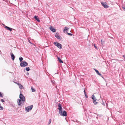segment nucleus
<instances>
[{
    "label": "nucleus",
    "instance_id": "1",
    "mask_svg": "<svg viewBox=\"0 0 125 125\" xmlns=\"http://www.w3.org/2000/svg\"><path fill=\"white\" fill-rule=\"evenodd\" d=\"M20 66L22 67H24L28 65V63L25 61H22L20 63Z\"/></svg>",
    "mask_w": 125,
    "mask_h": 125
},
{
    "label": "nucleus",
    "instance_id": "2",
    "mask_svg": "<svg viewBox=\"0 0 125 125\" xmlns=\"http://www.w3.org/2000/svg\"><path fill=\"white\" fill-rule=\"evenodd\" d=\"M59 49H61L62 47V45L60 43H58L57 42H54L53 43Z\"/></svg>",
    "mask_w": 125,
    "mask_h": 125
},
{
    "label": "nucleus",
    "instance_id": "3",
    "mask_svg": "<svg viewBox=\"0 0 125 125\" xmlns=\"http://www.w3.org/2000/svg\"><path fill=\"white\" fill-rule=\"evenodd\" d=\"M19 97L20 99L22 100L23 103H24L25 101V98L23 95L21 94H20V95Z\"/></svg>",
    "mask_w": 125,
    "mask_h": 125
},
{
    "label": "nucleus",
    "instance_id": "4",
    "mask_svg": "<svg viewBox=\"0 0 125 125\" xmlns=\"http://www.w3.org/2000/svg\"><path fill=\"white\" fill-rule=\"evenodd\" d=\"M33 106L32 105H31L30 106H29L25 108V109L26 111L28 112L31 110Z\"/></svg>",
    "mask_w": 125,
    "mask_h": 125
},
{
    "label": "nucleus",
    "instance_id": "5",
    "mask_svg": "<svg viewBox=\"0 0 125 125\" xmlns=\"http://www.w3.org/2000/svg\"><path fill=\"white\" fill-rule=\"evenodd\" d=\"M58 109L59 110V113H61L62 112V108L61 104L59 103L58 105Z\"/></svg>",
    "mask_w": 125,
    "mask_h": 125
},
{
    "label": "nucleus",
    "instance_id": "6",
    "mask_svg": "<svg viewBox=\"0 0 125 125\" xmlns=\"http://www.w3.org/2000/svg\"><path fill=\"white\" fill-rule=\"evenodd\" d=\"M101 4L104 7V8H107L109 7V6L107 5L106 3H104V2H101Z\"/></svg>",
    "mask_w": 125,
    "mask_h": 125
},
{
    "label": "nucleus",
    "instance_id": "7",
    "mask_svg": "<svg viewBox=\"0 0 125 125\" xmlns=\"http://www.w3.org/2000/svg\"><path fill=\"white\" fill-rule=\"evenodd\" d=\"M61 113H59V114L64 116H66L67 115V113L65 111H64L62 113V112Z\"/></svg>",
    "mask_w": 125,
    "mask_h": 125
},
{
    "label": "nucleus",
    "instance_id": "8",
    "mask_svg": "<svg viewBox=\"0 0 125 125\" xmlns=\"http://www.w3.org/2000/svg\"><path fill=\"white\" fill-rule=\"evenodd\" d=\"M3 25L5 26V28L6 29H7L8 30L10 31H12V29L11 28H10L9 27H8L7 26H6L4 24H3Z\"/></svg>",
    "mask_w": 125,
    "mask_h": 125
},
{
    "label": "nucleus",
    "instance_id": "9",
    "mask_svg": "<svg viewBox=\"0 0 125 125\" xmlns=\"http://www.w3.org/2000/svg\"><path fill=\"white\" fill-rule=\"evenodd\" d=\"M55 36L58 39H61V37L57 33H56V34L55 35Z\"/></svg>",
    "mask_w": 125,
    "mask_h": 125
},
{
    "label": "nucleus",
    "instance_id": "10",
    "mask_svg": "<svg viewBox=\"0 0 125 125\" xmlns=\"http://www.w3.org/2000/svg\"><path fill=\"white\" fill-rule=\"evenodd\" d=\"M11 57L12 60H14L15 57L12 52L10 53Z\"/></svg>",
    "mask_w": 125,
    "mask_h": 125
},
{
    "label": "nucleus",
    "instance_id": "11",
    "mask_svg": "<svg viewBox=\"0 0 125 125\" xmlns=\"http://www.w3.org/2000/svg\"><path fill=\"white\" fill-rule=\"evenodd\" d=\"M17 101L18 104V105L19 106L21 105L22 104V100L20 99H18Z\"/></svg>",
    "mask_w": 125,
    "mask_h": 125
},
{
    "label": "nucleus",
    "instance_id": "12",
    "mask_svg": "<svg viewBox=\"0 0 125 125\" xmlns=\"http://www.w3.org/2000/svg\"><path fill=\"white\" fill-rule=\"evenodd\" d=\"M69 29V28L67 27H65L64 29H63V32L65 33L66 32L67 33V31H68Z\"/></svg>",
    "mask_w": 125,
    "mask_h": 125
},
{
    "label": "nucleus",
    "instance_id": "13",
    "mask_svg": "<svg viewBox=\"0 0 125 125\" xmlns=\"http://www.w3.org/2000/svg\"><path fill=\"white\" fill-rule=\"evenodd\" d=\"M50 30L54 32L56 31V30L53 28L52 26H51L50 28Z\"/></svg>",
    "mask_w": 125,
    "mask_h": 125
},
{
    "label": "nucleus",
    "instance_id": "14",
    "mask_svg": "<svg viewBox=\"0 0 125 125\" xmlns=\"http://www.w3.org/2000/svg\"><path fill=\"white\" fill-rule=\"evenodd\" d=\"M34 18L38 22H39L40 21L39 20V18L37 16H35L34 17Z\"/></svg>",
    "mask_w": 125,
    "mask_h": 125
},
{
    "label": "nucleus",
    "instance_id": "15",
    "mask_svg": "<svg viewBox=\"0 0 125 125\" xmlns=\"http://www.w3.org/2000/svg\"><path fill=\"white\" fill-rule=\"evenodd\" d=\"M18 84L19 87L20 89H22L24 88L23 87L21 84L18 83Z\"/></svg>",
    "mask_w": 125,
    "mask_h": 125
},
{
    "label": "nucleus",
    "instance_id": "16",
    "mask_svg": "<svg viewBox=\"0 0 125 125\" xmlns=\"http://www.w3.org/2000/svg\"><path fill=\"white\" fill-rule=\"evenodd\" d=\"M57 59L58 60V61L59 62H60L63 63V62L60 58L58 57H57Z\"/></svg>",
    "mask_w": 125,
    "mask_h": 125
},
{
    "label": "nucleus",
    "instance_id": "17",
    "mask_svg": "<svg viewBox=\"0 0 125 125\" xmlns=\"http://www.w3.org/2000/svg\"><path fill=\"white\" fill-rule=\"evenodd\" d=\"M92 98L93 101H96L97 99L94 95H93L92 96Z\"/></svg>",
    "mask_w": 125,
    "mask_h": 125
},
{
    "label": "nucleus",
    "instance_id": "18",
    "mask_svg": "<svg viewBox=\"0 0 125 125\" xmlns=\"http://www.w3.org/2000/svg\"><path fill=\"white\" fill-rule=\"evenodd\" d=\"M19 59L20 62H21L23 60V58L21 57H20L19 58Z\"/></svg>",
    "mask_w": 125,
    "mask_h": 125
},
{
    "label": "nucleus",
    "instance_id": "19",
    "mask_svg": "<svg viewBox=\"0 0 125 125\" xmlns=\"http://www.w3.org/2000/svg\"><path fill=\"white\" fill-rule=\"evenodd\" d=\"M30 70V68L29 67H27L26 68V71H28Z\"/></svg>",
    "mask_w": 125,
    "mask_h": 125
},
{
    "label": "nucleus",
    "instance_id": "20",
    "mask_svg": "<svg viewBox=\"0 0 125 125\" xmlns=\"http://www.w3.org/2000/svg\"><path fill=\"white\" fill-rule=\"evenodd\" d=\"M51 121H51V119H50L49 120L48 123V125H49V124H51Z\"/></svg>",
    "mask_w": 125,
    "mask_h": 125
},
{
    "label": "nucleus",
    "instance_id": "21",
    "mask_svg": "<svg viewBox=\"0 0 125 125\" xmlns=\"http://www.w3.org/2000/svg\"><path fill=\"white\" fill-rule=\"evenodd\" d=\"M0 96L1 97H2L3 96V95L2 93H1V92H0Z\"/></svg>",
    "mask_w": 125,
    "mask_h": 125
},
{
    "label": "nucleus",
    "instance_id": "22",
    "mask_svg": "<svg viewBox=\"0 0 125 125\" xmlns=\"http://www.w3.org/2000/svg\"><path fill=\"white\" fill-rule=\"evenodd\" d=\"M94 69V70H95V71L97 73V74L99 73V72L97 70L95 69Z\"/></svg>",
    "mask_w": 125,
    "mask_h": 125
},
{
    "label": "nucleus",
    "instance_id": "23",
    "mask_svg": "<svg viewBox=\"0 0 125 125\" xmlns=\"http://www.w3.org/2000/svg\"><path fill=\"white\" fill-rule=\"evenodd\" d=\"M31 89L32 91V92H34L35 91V90L34 89H33L32 87H31Z\"/></svg>",
    "mask_w": 125,
    "mask_h": 125
},
{
    "label": "nucleus",
    "instance_id": "24",
    "mask_svg": "<svg viewBox=\"0 0 125 125\" xmlns=\"http://www.w3.org/2000/svg\"><path fill=\"white\" fill-rule=\"evenodd\" d=\"M3 108L2 106H0V110H2L3 109Z\"/></svg>",
    "mask_w": 125,
    "mask_h": 125
},
{
    "label": "nucleus",
    "instance_id": "25",
    "mask_svg": "<svg viewBox=\"0 0 125 125\" xmlns=\"http://www.w3.org/2000/svg\"><path fill=\"white\" fill-rule=\"evenodd\" d=\"M95 101H93V103L94 104H97V102Z\"/></svg>",
    "mask_w": 125,
    "mask_h": 125
},
{
    "label": "nucleus",
    "instance_id": "26",
    "mask_svg": "<svg viewBox=\"0 0 125 125\" xmlns=\"http://www.w3.org/2000/svg\"><path fill=\"white\" fill-rule=\"evenodd\" d=\"M68 34L70 36H72L73 35V34L72 33H68Z\"/></svg>",
    "mask_w": 125,
    "mask_h": 125
},
{
    "label": "nucleus",
    "instance_id": "27",
    "mask_svg": "<svg viewBox=\"0 0 125 125\" xmlns=\"http://www.w3.org/2000/svg\"><path fill=\"white\" fill-rule=\"evenodd\" d=\"M94 47L96 49H97V47L95 46V44H94Z\"/></svg>",
    "mask_w": 125,
    "mask_h": 125
},
{
    "label": "nucleus",
    "instance_id": "28",
    "mask_svg": "<svg viewBox=\"0 0 125 125\" xmlns=\"http://www.w3.org/2000/svg\"><path fill=\"white\" fill-rule=\"evenodd\" d=\"M122 8L123 10L125 11V8L124 7H122Z\"/></svg>",
    "mask_w": 125,
    "mask_h": 125
},
{
    "label": "nucleus",
    "instance_id": "29",
    "mask_svg": "<svg viewBox=\"0 0 125 125\" xmlns=\"http://www.w3.org/2000/svg\"><path fill=\"white\" fill-rule=\"evenodd\" d=\"M123 57L124 58V60L125 61V56L124 55H123Z\"/></svg>",
    "mask_w": 125,
    "mask_h": 125
},
{
    "label": "nucleus",
    "instance_id": "30",
    "mask_svg": "<svg viewBox=\"0 0 125 125\" xmlns=\"http://www.w3.org/2000/svg\"><path fill=\"white\" fill-rule=\"evenodd\" d=\"M98 75H100V76H102V74L101 73H99L98 74H97Z\"/></svg>",
    "mask_w": 125,
    "mask_h": 125
},
{
    "label": "nucleus",
    "instance_id": "31",
    "mask_svg": "<svg viewBox=\"0 0 125 125\" xmlns=\"http://www.w3.org/2000/svg\"><path fill=\"white\" fill-rule=\"evenodd\" d=\"M1 101L2 102H4V101H5L4 100H3V99H1Z\"/></svg>",
    "mask_w": 125,
    "mask_h": 125
},
{
    "label": "nucleus",
    "instance_id": "32",
    "mask_svg": "<svg viewBox=\"0 0 125 125\" xmlns=\"http://www.w3.org/2000/svg\"><path fill=\"white\" fill-rule=\"evenodd\" d=\"M102 104L103 105H105L104 103V102H103L102 103Z\"/></svg>",
    "mask_w": 125,
    "mask_h": 125
},
{
    "label": "nucleus",
    "instance_id": "33",
    "mask_svg": "<svg viewBox=\"0 0 125 125\" xmlns=\"http://www.w3.org/2000/svg\"><path fill=\"white\" fill-rule=\"evenodd\" d=\"M85 97L86 98H88V96L86 94H85Z\"/></svg>",
    "mask_w": 125,
    "mask_h": 125
},
{
    "label": "nucleus",
    "instance_id": "34",
    "mask_svg": "<svg viewBox=\"0 0 125 125\" xmlns=\"http://www.w3.org/2000/svg\"><path fill=\"white\" fill-rule=\"evenodd\" d=\"M102 40H101V43H102Z\"/></svg>",
    "mask_w": 125,
    "mask_h": 125
},
{
    "label": "nucleus",
    "instance_id": "35",
    "mask_svg": "<svg viewBox=\"0 0 125 125\" xmlns=\"http://www.w3.org/2000/svg\"><path fill=\"white\" fill-rule=\"evenodd\" d=\"M84 93V94H86L85 92V93Z\"/></svg>",
    "mask_w": 125,
    "mask_h": 125
},
{
    "label": "nucleus",
    "instance_id": "36",
    "mask_svg": "<svg viewBox=\"0 0 125 125\" xmlns=\"http://www.w3.org/2000/svg\"><path fill=\"white\" fill-rule=\"evenodd\" d=\"M101 76V77H102L103 78H104V77H103V76H102V75Z\"/></svg>",
    "mask_w": 125,
    "mask_h": 125
},
{
    "label": "nucleus",
    "instance_id": "37",
    "mask_svg": "<svg viewBox=\"0 0 125 125\" xmlns=\"http://www.w3.org/2000/svg\"><path fill=\"white\" fill-rule=\"evenodd\" d=\"M66 118V117H65V119L66 120V121H67V119H66V118Z\"/></svg>",
    "mask_w": 125,
    "mask_h": 125
},
{
    "label": "nucleus",
    "instance_id": "38",
    "mask_svg": "<svg viewBox=\"0 0 125 125\" xmlns=\"http://www.w3.org/2000/svg\"><path fill=\"white\" fill-rule=\"evenodd\" d=\"M29 42L30 43H31V42H30V40H29Z\"/></svg>",
    "mask_w": 125,
    "mask_h": 125
},
{
    "label": "nucleus",
    "instance_id": "39",
    "mask_svg": "<svg viewBox=\"0 0 125 125\" xmlns=\"http://www.w3.org/2000/svg\"><path fill=\"white\" fill-rule=\"evenodd\" d=\"M85 90H84V93H85Z\"/></svg>",
    "mask_w": 125,
    "mask_h": 125
},
{
    "label": "nucleus",
    "instance_id": "40",
    "mask_svg": "<svg viewBox=\"0 0 125 125\" xmlns=\"http://www.w3.org/2000/svg\"><path fill=\"white\" fill-rule=\"evenodd\" d=\"M28 74H29V73H27V75H28Z\"/></svg>",
    "mask_w": 125,
    "mask_h": 125
},
{
    "label": "nucleus",
    "instance_id": "41",
    "mask_svg": "<svg viewBox=\"0 0 125 125\" xmlns=\"http://www.w3.org/2000/svg\"><path fill=\"white\" fill-rule=\"evenodd\" d=\"M1 120V121H3V120Z\"/></svg>",
    "mask_w": 125,
    "mask_h": 125
},
{
    "label": "nucleus",
    "instance_id": "42",
    "mask_svg": "<svg viewBox=\"0 0 125 125\" xmlns=\"http://www.w3.org/2000/svg\"><path fill=\"white\" fill-rule=\"evenodd\" d=\"M2 119H4V118H2Z\"/></svg>",
    "mask_w": 125,
    "mask_h": 125
},
{
    "label": "nucleus",
    "instance_id": "43",
    "mask_svg": "<svg viewBox=\"0 0 125 125\" xmlns=\"http://www.w3.org/2000/svg\"><path fill=\"white\" fill-rule=\"evenodd\" d=\"M15 0V1H16V0Z\"/></svg>",
    "mask_w": 125,
    "mask_h": 125
}]
</instances>
